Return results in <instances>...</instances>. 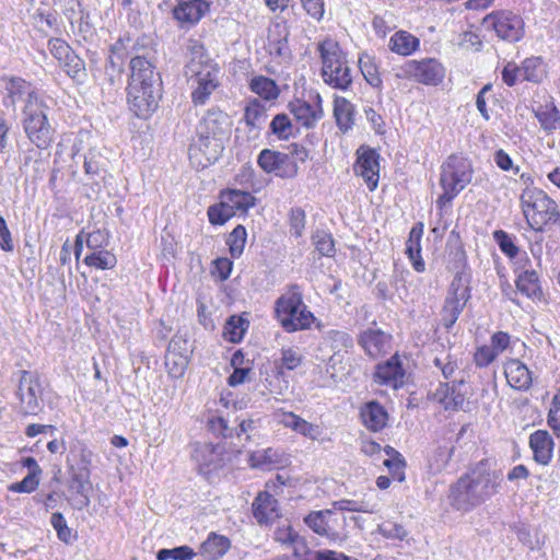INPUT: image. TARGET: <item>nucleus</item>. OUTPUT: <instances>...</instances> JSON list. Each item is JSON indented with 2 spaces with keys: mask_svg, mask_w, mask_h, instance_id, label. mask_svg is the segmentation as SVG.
<instances>
[{
  "mask_svg": "<svg viewBox=\"0 0 560 560\" xmlns=\"http://www.w3.org/2000/svg\"><path fill=\"white\" fill-rule=\"evenodd\" d=\"M258 165L268 174L282 178H291L298 174L296 162L288 154L264 149L257 159Z\"/></svg>",
  "mask_w": 560,
  "mask_h": 560,
  "instance_id": "15",
  "label": "nucleus"
},
{
  "mask_svg": "<svg viewBox=\"0 0 560 560\" xmlns=\"http://www.w3.org/2000/svg\"><path fill=\"white\" fill-rule=\"evenodd\" d=\"M423 228L422 222L416 223L409 232V237L406 244V254L411 260L415 270L418 272H422L425 269L424 261L420 256Z\"/></svg>",
  "mask_w": 560,
  "mask_h": 560,
  "instance_id": "32",
  "label": "nucleus"
},
{
  "mask_svg": "<svg viewBox=\"0 0 560 560\" xmlns=\"http://www.w3.org/2000/svg\"><path fill=\"white\" fill-rule=\"evenodd\" d=\"M275 318L287 332L308 329L315 316L303 302L299 285L292 284L275 302Z\"/></svg>",
  "mask_w": 560,
  "mask_h": 560,
  "instance_id": "3",
  "label": "nucleus"
},
{
  "mask_svg": "<svg viewBox=\"0 0 560 560\" xmlns=\"http://www.w3.org/2000/svg\"><path fill=\"white\" fill-rule=\"evenodd\" d=\"M84 171L86 175L101 176L105 172V162L96 150H90L84 156Z\"/></svg>",
  "mask_w": 560,
  "mask_h": 560,
  "instance_id": "52",
  "label": "nucleus"
},
{
  "mask_svg": "<svg viewBox=\"0 0 560 560\" xmlns=\"http://www.w3.org/2000/svg\"><path fill=\"white\" fill-rule=\"evenodd\" d=\"M493 238L498 243L500 249L509 257L513 258L517 255L518 248L513 243L511 236L503 230L494 231Z\"/></svg>",
  "mask_w": 560,
  "mask_h": 560,
  "instance_id": "57",
  "label": "nucleus"
},
{
  "mask_svg": "<svg viewBox=\"0 0 560 560\" xmlns=\"http://www.w3.org/2000/svg\"><path fill=\"white\" fill-rule=\"evenodd\" d=\"M323 81L332 89L346 91L352 84V70L339 44L325 39L318 44Z\"/></svg>",
  "mask_w": 560,
  "mask_h": 560,
  "instance_id": "4",
  "label": "nucleus"
},
{
  "mask_svg": "<svg viewBox=\"0 0 560 560\" xmlns=\"http://www.w3.org/2000/svg\"><path fill=\"white\" fill-rule=\"evenodd\" d=\"M522 79L538 83L546 75L541 57L526 58L520 67Z\"/></svg>",
  "mask_w": 560,
  "mask_h": 560,
  "instance_id": "44",
  "label": "nucleus"
},
{
  "mask_svg": "<svg viewBox=\"0 0 560 560\" xmlns=\"http://www.w3.org/2000/svg\"><path fill=\"white\" fill-rule=\"evenodd\" d=\"M313 244L322 256L332 257L335 254V243L332 236L325 231H316L313 236Z\"/></svg>",
  "mask_w": 560,
  "mask_h": 560,
  "instance_id": "51",
  "label": "nucleus"
},
{
  "mask_svg": "<svg viewBox=\"0 0 560 560\" xmlns=\"http://www.w3.org/2000/svg\"><path fill=\"white\" fill-rule=\"evenodd\" d=\"M469 299L468 279L463 273H457L451 282L442 310V323L445 328L453 327Z\"/></svg>",
  "mask_w": 560,
  "mask_h": 560,
  "instance_id": "11",
  "label": "nucleus"
},
{
  "mask_svg": "<svg viewBox=\"0 0 560 560\" xmlns=\"http://www.w3.org/2000/svg\"><path fill=\"white\" fill-rule=\"evenodd\" d=\"M186 65L184 70H189L191 65H195L197 69L203 68L206 65H214L209 58L203 44L196 38H188L186 44Z\"/></svg>",
  "mask_w": 560,
  "mask_h": 560,
  "instance_id": "35",
  "label": "nucleus"
},
{
  "mask_svg": "<svg viewBox=\"0 0 560 560\" xmlns=\"http://www.w3.org/2000/svg\"><path fill=\"white\" fill-rule=\"evenodd\" d=\"M48 47L52 56L62 63L65 59L69 58L73 54L71 47L60 38H52L48 43Z\"/></svg>",
  "mask_w": 560,
  "mask_h": 560,
  "instance_id": "59",
  "label": "nucleus"
},
{
  "mask_svg": "<svg viewBox=\"0 0 560 560\" xmlns=\"http://www.w3.org/2000/svg\"><path fill=\"white\" fill-rule=\"evenodd\" d=\"M548 424L555 431H560V394L553 396L548 412Z\"/></svg>",
  "mask_w": 560,
  "mask_h": 560,
  "instance_id": "64",
  "label": "nucleus"
},
{
  "mask_svg": "<svg viewBox=\"0 0 560 560\" xmlns=\"http://www.w3.org/2000/svg\"><path fill=\"white\" fill-rule=\"evenodd\" d=\"M60 65L63 66L66 72L72 79H80L83 75V61L74 54H71L69 58L65 59Z\"/></svg>",
  "mask_w": 560,
  "mask_h": 560,
  "instance_id": "60",
  "label": "nucleus"
},
{
  "mask_svg": "<svg viewBox=\"0 0 560 560\" xmlns=\"http://www.w3.org/2000/svg\"><path fill=\"white\" fill-rule=\"evenodd\" d=\"M326 342L329 343L330 348L335 351V354L342 350H347L353 346V339L346 331L330 330L326 334Z\"/></svg>",
  "mask_w": 560,
  "mask_h": 560,
  "instance_id": "49",
  "label": "nucleus"
},
{
  "mask_svg": "<svg viewBox=\"0 0 560 560\" xmlns=\"http://www.w3.org/2000/svg\"><path fill=\"white\" fill-rule=\"evenodd\" d=\"M359 68L366 82L373 88L382 85L378 66L373 56L364 52L359 58Z\"/></svg>",
  "mask_w": 560,
  "mask_h": 560,
  "instance_id": "40",
  "label": "nucleus"
},
{
  "mask_svg": "<svg viewBox=\"0 0 560 560\" xmlns=\"http://www.w3.org/2000/svg\"><path fill=\"white\" fill-rule=\"evenodd\" d=\"M232 217L233 213L229 209L228 205H224V200L222 199L219 205L211 206L208 209V218L211 224L222 225Z\"/></svg>",
  "mask_w": 560,
  "mask_h": 560,
  "instance_id": "54",
  "label": "nucleus"
},
{
  "mask_svg": "<svg viewBox=\"0 0 560 560\" xmlns=\"http://www.w3.org/2000/svg\"><path fill=\"white\" fill-rule=\"evenodd\" d=\"M462 385V380L457 384L455 382L442 384L435 392L434 397L446 410L462 409L465 404V394L458 388Z\"/></svg>",
  "mask_w": 560,
  "mask_h": 560,
  "instance_id": "29",
  "label": "nucleus"
},
{
  "mask_svg": "<svg viewBox=\"0 0 560 560\" xmlns=\"http://www.w3.org/2000/svg\"><path fill=\"white\" fill-rule=\"evenodd\" d=\"M231 547L228 537L217 533H210L208 538L200 545V555L206 560H218L223 557Z\"/></svg>",
  "mask_w": 560,
  "mask_h": 560,
  "instance_id": "33",
  "label": "nucleus"
},
{
  "mask_svg": "<svg viewBox=\"0 0 560 560\" xmlns=\"http://www.w3.org/2000/svg\"><path fill=\"white\" fill-rule=\"evenodd\" d=\"M136 55L130 60V79L127 89L128 103L138 117H148L159 105L161 98V77L145 55Z\"/></svg>",
  "mask_w": 560,
  "mask_h": 560,
  "instance_id": "1",
  "label": "nucleus"
},
{
  "mask_svg": "<svg viewBox=\"0 0 560 560\" xmlns=\"http://www.w3.org/2000/svg\"><path fill=\"white\" fill-rule=\"evenodd\" d=\"M497 351L491 346H481L475 353V363L479 368H486L497 359Z\"/></svg>",
  "mask_w": 560,
  "mask_h": 560,
  "instance_id": "62",
  "label": "nucleus"
},
{
  "mask_svg": "<svg viewBox=\"0 0 560 560\" xmlns=\"http://www.w3.org/2000/svg\"><path fill=\"white\" fill-rule=\"evenodd\" d=\"M50 524L57 532L58 538L61 541L69 544L72 538V533L71 528L67 525L63 515L60 512L52 513L50 517Z\"/></svg>",
  "mask_w": 560,
  "mask_h": 560,
  "instance_id": "55",
  "label": "nucleus"
},
{
  "mask_svg": "<svg viewBox=\"0 0 560 560\" xmlns=\"http://www.w3.org/2000/svg\"><path fill=\"white\" fill-rule=\"evenodd\" d=\"M252 508L254 517L259 525H268L280 517L278 501L267 491L258 493Z\"/></svg>",
  "mask_w": 560,
  "mask_h": 560,
  "instance_id": "19",
  "label": "nucleus"
},
{
  "mask_svg": "<svg viewBox=\"0 0 560 560\" xmlns=\"http://www.w3.org/2000/svg\"><path fill=\"white\" fill-rule=\"evenodd\" d=\"M249 89L266 101H273L280 94L277 83L264 75L254 77L249 82Z\"/></svg>",
  "mask_w": 560,
  "mask_h": 560,
  "instance_id": "38",
  "label": "nucleus"
},
{
  "mask_svg": "<svg viewBox=\"0 0 560 560\" xmlns=\"http://www.w3.org/2000/svg\"><path fill=\"white\" fill-rule=\"evenodd\" d=\"M219 73L220 69L217 63L206 65L201 69L191 65L189 70H184L195 105H205L208 102L210 95L219 86Z\"/></svg>",
  "mask_w": 560,
  "mask_h": 560,
  "instance_id": "9",
  "label": "nucleus"
},
{
  "mask_svg": "<svg viewBox=\"0 0 560 560\" xmlns=\"http://www.w3.org/2000/svg\"><path fill=\"white\" fill-rule=\"evenodd\" d=\"M69 488L77 497L74 498V506L82 510L90 504L91 482L86 470H79L72 474Z\"/></svg>",
  "mask_w": 560,
  "mask_h": 560,
  "instance_id": "31",
  "label": "nucleus"
},
{
  "mask_svg": "<svg viewBox=\"0 0 560 560\" xmlns=\"http://www.w3.org/2000/svg\"><path fill=\"white\" fill-rule=\"evenodd\" d=\"M419 38L406 31L396 32L388 43L389 49L400 56H410L419 49Z\"/></svg>",
  "mask_w": 560,
  "mask_h": 560,
  "instance_id": "36",
  "label": "nucleus"
},
{
  "mask_svg": "<svg viewBox=\"0 0 560 560\" xmlns=\"http://www.w3.org/2000/svg\"><path fill=\"white\" fill-rule=\"evenodd\" d=\"M472 167L470 162L459 155L451 154L441 165L440 186L443 194L436 200L440 209L463 191L472 179Z\"/></svg>",
  "mask_w": 560,
  "mask_h": 560,
  "instance_id": "5",
  "label": "nucleus"
},
{
  "mask_svg": "<svg viewBox=\"0 0 560 560\" xmlns=\"http://www.w3.org/2000/svg\"><path fill=\"white\" fill-rule=\"evenodd\" d=\"M46 105L36 93H30L23 108V129L38 149H46L52 141L54 130L48 122Z\"/></svg>",
  "mask_w": 560,
  "mask_h": 560,
  "instance_id": "6",
  "label": "nucleus"
},
{
  "mask_svg": "<svg viewBox=\"0 0 560 560\" xmlns=\"http://www.w3.org/2000/svg\"><path fill=\"white\" fill-rule=\"evenodd\" d=\"M378 158V153L373 149L361 147L357 151L354 173L364 179L371 191L377 187L380 179Z\"/></svg>",
  "mask_w": 560,
  "mask_h": 560,
  "instance_id": "16",
  "label": "nucleus"
},
{
  "mask_svg": "<svg viewBox=\"0 0 560 560\" xmlns=\"http://www.w3.org/2000/svg\"><path fill=\"white\" fill-rule=\"evenodd\" d=\"M482 25L486 30L493 31L500 39L509 43L520 42L525 33L522 16L509 10L489 13L483 18Z\"/></svg>",
  "mask_w": 560,
  "mask_h": 560,
  "instance_id": "10",
  "label": "nucleus"
},
{
  "mask_svg": "<svg viewBox=\"0 0 560 560\" xmlns=\"http://www.w3.org/2000/svg\"><path fill=\"white\" fill-rule=\"evenodd\" d=\"M5 90L8 92V97L4 104L12 107H15L16 102L20 101L23 95L28 97L30 93H35L30 89V84L25 80L15 77L8 80Z\"/></svg>",
  "mask_w": 560,
  "mask_h": 560,
  "instance_id": "43",
  "label": "nucleus"
},
{
  "mask_svg": "<svg viewBox=\"0 0 560 560\" xmlns=\"http://www.w3.org/2000/svg\"><path fill=\"white\" fill-rule=\"evenodd\" d=\"M84 264L96 269H112L116 266L117 259L114 254L108 250H93L84 258Z\"/></svg>",
  "mask_w": 560,
  "mask_h": 560,
  "instance_id": "47",
  "label": "nucleus"
},
{
  "mask_svg": "<svg viewBox=\"0 0 560 560\" xmlns=\"http://www.w3.org/2000/svg\"><path fill=\"white\" fill-rule=\"evenodd\" d=\"M360 345L370 357L377 358L387 351L389 336L378 329H368L362 332Z\"/></svg>",
  "mask_w": 560,
  "mask_h": 560,
  "instance_id": "30",
  "label": "nucleus"
},
{
  "mask_svg": "<svg viewBox=\"0 0 560 560\" xmlns=\"http://www.w3.org/2000/svg\"><path fill=\"white\" fill-rule=\"evenodd\" d=\"M290 231L295 237L302 236L305 229V212L301 208H293L290 211Z\"/></svg>",
  "mask_w": 560,
  "mask_h": 560,
  "instance_id": "58",
  "label": "nucleus"
},
{
  "mask_svg": "<svg viewBox=\"0 0 560 560\" xmlns=\"http://www.w3.org/2000/svg\"><path fill=\"white\" fill-rule=\"evenodd\" d=\"M220 199L224 200V205H228L233 215L247 213L248 209L256 203V198L250 192L240 189L223 190Z\"/></svg>",
  "mask_w": 560,
  "mask_h": 560,
  "instance_id": "27",
  "label": "nucleus"
},
{
  "mask_svg": "<svg viewBox=\"0 0 560 560\" xmlns=\"http://www.w3.org/2000/svg\"><path fill=\"white\" fill-rule=\"evenodd\" d=\"M509 385L518 390H526L532 385V374L527 366L517 359L509 360L504 365Z\"/></svg>",
  "mask_w": 560,
  "mask_h": 560,
  "instance_id": "26",
  "label": "nucleus"
},
{
  "mask_svg": "<svg viewBox=\"0 0 560 560\" xmlns=\"http://www.w3.org/2000/svg\"><path fill=\"white\" fill-rule=\"evenodd\" d=\"M248 325V322L243 317L233 315L228 319L224 326L223 335L229 341L238 342L243 339Z\"/></svg>",
  "mask_w": 560,
  "mask_h": 560,
  "instance_id": "46",
  "label": "nucleus"
},
{
  "mask_svg": "<svg viewBox=\"0 0 560 560\" xmlns=\"http://www.w3.org/2000/svg\"><path fill=\"white\" fill-rule=\"evenodd\" d=\"M289 32L284 26L276 25L273 31H270L268 37V50L271 56L285 60L290 57V47L288 43Z\"/></svg>",
  "mask_w": 560,
  "mask_h": 560,
  "instance_id": "34",
  "label": "nucleus"
},
{
  "mask_svg": "<svg viewBox=\"0 0 560 560\" xmlns=\"http://www.w3.org/2000/svg\"><path fill=\"white\" fill-rule=\"evenodd\" d=\"M553 440L545 430H537L529 436V446L534 454V459L540 465H548L552 458Z\"/></svg>",
  "mask_w": 560,
  "mask_h": 560,
  "instance_id": "24",
  "label": "nucleus"
},
{
  "mask_svg": "<svg viewBox=\"0 0 560 560\" xmlns=\"http://www.w3.org/2000/svg\"><path fill=\"white\" fill-rule=\"evenodd\" d=\"M537 118L545 130L552 131L560 129V114L556 107L539 112Z\"/></svg>",
  "mask_w": 560,
  "mask_h": 560,
  "instance_id": "56",
  "label": "nucleus"
},
{
  "mask_svg": "<svg viewBox=\"0 0 560 560\" xmlns=\"http://www.w3.org/2000/svg\"><path fill=\"white\" fill-rule=\"evenodd\" d=\"M189 363L187 350L182 349L179 338H173L165 354V368L170 376L179 378L184 375Z\"/></svg>",
  "mask_w": 560,
  "mask_h": 560,
  "instance_id": "20",
  "label": "nucleus"
},
{
  "mask_svg": "<svg viewBox=\"0 0 560 560\" xmlns=\"http://www.w3.org/2000/svg\"><path fill=\"white\" fill-rule=\"evenodd\" d=\"M334 116L339 129L343 132L351 129L353 125V106L343 97L335 100Z\"/></svg>",
  "mask_w": 560,
  "mask_h": 560,
  "instance_id": "39",
  "label": "nucleus"
},
{
  "mask_svg": "<svg viewBox=\"0 0 560 560\" xmlns=\"http://www.w3.org/2000/svg\"><path fill=\"white\" fill-rule=\"evenodd\" d=\"M228 117L222 112L209 110L199 121L196 135L219 138L225 142Z\"/></svg>",
  "mask_w": 560,
  "mask_h": 560,
  "instance_id": "21",
  "label": "nucleus"
},
{
  "mask_svg": "<svg viewBox=\"0 0 560 560\" xmlns=\"http://www.w3.org/2000/svg\"><path fill=\"white\" fill-rule=\"evenodd\" d=\"M267 119L265 107L259 101L254 100L248 103L244 113V121L253 129H261Z\"/></svg>",
  "mask_w": 560,
  "mask_h": 560,
  "instance_id": "45",
  "label": "nucleus"
},
{
  "mask_svg": "<svg viewBox=\"0 0 560 560\" xmlns=\"http://www.w3.org/2000/svg\"><path fill=\"white\" fill-rule=\"evenodd\" d=\"M270 129L279 139H289L294 133V126L287 114H278L270 122Z\"/></svg>",
  "mask_w": 560,
  "mask_h": 560,
  "instance_id": "48",
  "label": "nucleus"
},
{
  "mask_svg": "<svg viewBox=\"0 0 560 560\" xmlns=\"http://www.w3.org/2000/svg\"><path fill=\"white\" fill-rule=\"evenodd\" d=\"M247 233L243 225H237L228 237V244L231 255L236 258L240 257L246 244Z\"/></svg>",
  "mask_w": 560,
  "mask_h": 560,
  "instance_id": "50",
  "label": "nucleus"
},
{
  "mask_svg": "<svg viewBox=\"0 0 560 560\" xmlns=\"http://www.w3.org/2000/svg\"><path fill=\"white\" fill-rule=\"evenodd\" d=\"M405 373L398 358L393 357L383 364H378L374 374L375 382L398 388L404 384Z\"/></svg>",
  "mask_w": 560,
  "mask_h": 560,
  "instance_id": "22",
  "label": "nucleus"
},
{
  "mask_svg": "<svg viewBox=\"0 0 560 560\" xmlns=\"http://www.w3.org/2000/svg\"><path fill=\"white\" fill-rule=\"evenodd\" d=\"M288 107L296 122L307 129L314 128L324 115L319 94L315 95L313 103L296 98Z\"/></svg>",
  "mask_w": 560,
  "mask_h": 560,
  "instance_id": "17",
  "label": "nucleus"
},
{
  "mask_svg": "<svg viewBox=\"0 0 560 560\" xmlns=\"http://www.w3.org/2000/svg\"><path fill=\"white\" fill-rule=\"evenodd\" d=\"M302 362V354L298 349H283L281 353V364L289 371L296 369Z\"/></svg>",
  "mask_w": 560,
  "mask_h": 560,
  "instance_id": "63",
  "label": "nucleus"
},
{
  "mask_svg": "<svg viewBox=\"0 0 560 560\" xmlns=\"http://www.w3.org/2000/svg\"><path fill=\"white\" fill-rule=\"evenodd\" d=\"M39 480L35 472H30L23 480L12 483L9 489L13 492L31 493L38 487Z\"/></svg>",
  "mask_w": 560,
  "mask_h": 560,
  "instance_id": "61",
  "label": "nucleus"
},
{
  "mask_svg": "<svg viewBox=\"0 0 560 560\" xmlns=\"http://www.w3.org/2000/svg\"><path fill=\"white\" fill-rule=\"evenodd\" d=\"M196 552L189 546H179L173 549H161L156 553L158 560H191Z\"/></svg>",
  "mask_w": 560,
  "mask_h": 560,
  "instance_id": "53",
  "label": "nucleus"
},
{
  "mask_svg": "<svg viewBox=\"0 0 560 560\" xmlns=\"http://www.w3.org/2000/svg\"><path fill=\"white\" fill-rule=\"evenodd\" d=\"M517 290L530 299H539L542 294L539 278L535 270L522 271L516 280Z\"/></svg>",
  "mask_w": 560,
  "mask_h": 560,
  "instance_id": "37",
  "label": "nucleus"
},
{
  "mask_svg": "<svg viewBox=\"0 0 560 560\" xmlns=\"http://www.w3.org/2000/svg\"><path fill=\"white\" fill-rule=\"evenodd\" d=\"M396 75L400 79H413L425 85H438L444 79L445 69L436 59L424 58L406 61Z\"/></svg>",
  "mask_w": 560,
  "mask_h": 560,
  "instance_id": "12",
  "label": "nucleus"
},
{
  "mask_svg": "<svg viewBox=\"0 0 560 560\" xmlns=\"http://www.w3.org/2000/svg\"><path fill=\"white\" fill-rule=\"evenodd\" d=\"M273 539L283 547L291 548L293 556L296 558H301L308 551L305 538L295 532L290 525L276 528L273 532Z\"/></svg>",
  "mask_w": 560,
  "mask_h": 560,
  "instance_id": "25",
  "label": "nucleus"
},
{
  "mask_svg": "<svg viewBox=\"0 0 560 560\" xmlns=\"http://www.w3.org/2000/svg\"><path fill=\"white\" fill-rule=\"evenodd\" d=\"M222 448L207 442H197L194 444L191 457L199 465L200 470L210 472L221 466Z\"/></svg>",
  "mask_w": 560,
  "mask_h": 560,
  "instance_id": "18",
  "label": "nucleus"
},
{
  "mask_svg": "<svg viewBox=\"0 0 560 560\" xmlns=\"http://www.w3.org/2000/svg\"><path fill=\"white\" fill-rule=\"evenodd\" d=\"M122 42L118 40L110 48L112 55L108 57V61L105 67V74L108 81L114 84L116 79L121 77L124 70L122 55L121 52Z\"/></svg>",
  "mask_w": 560,
  "mask_h": 560,
  "instance_id": "41",
  "label": "nucleus"
},
{
  "mask_svg": "<svg viewBox=\"0 0 560 560\" xmlns=\"http://www.w3.org/2000/svg\"><path fill=\"white\" fill-rule=\"evenodd\" d=\"M363 424L366 429L378 432L384 429L388 421V413L377 401L366 402L360 412Z\"/></svg>",
  "mask_w": 560,
  "mask_h": 560,
  "instance_id": "28",
  "label": "nucleus"
},
{
  "mask_svg": "<svg viewBox=\"0 0 560 560\" xmlns=\"http://www.w3.org/2000/svg\"><path fill=\"white\" fill-rule=\"evenodd\" d=\"M44 388L36 372L20 371L15 397L18 412L23 416H37L44 408Z\"/></svg>",
  "mask_w": 560,
  "mask_h": 560,
  "instance_id": "8",
  "label": "nucleus"
},
{
  "mask_svg": "<svg viewBox=\"0 0 560 560\" xmlns=\"http://www.w3.org/2000/svg\"><path fill=\"white\" fill-rule=\"evenodd\" d=\"M208 9L209 5L203 0H179L173 10V14L180 23L196 24Z\"/></svg>",
  "mask_w": 560,
  "mask_h": 560,
  "instance_id": "23",
  "label": "nucleus"
},
{
  "mask_svg": "<svg viewBox=\"0 0 560 560\" xmlns=\"http://www.w3.org/2000/svg\"><path fill=\"white\" fill-rule=\"evenodd\" d=\"M304 524L315 534L326 537L330 541L340 539L339 528L346 523V518L341 520L331 509L311 511L303 518Z\"/></svg>",
  "mask_w": 560,
  "mask_h": 560,
  "instance_id": "14",
  "label": "nucleus"
},
{
  "mask_svg": "<svg viewBox=\"0 0 560 560\" xmlns=\"http://www.w3.org/2000/svg\"><path fill=\"white\" fill-rule=\"evenodd\" d=\"M224 141L219 138H209L196 135L188 148L190 164L196 170H203L215 163L222 155Z\"/></svg>",
  "mask_w": 560,
  "mask_h": 560,
  "instance_id": "13",
  "label": "nucleus"
},
{
  "mask_svg": "<svg viewBox=\"0 0 560 560\" xmlns=\"http://www.w3.org/2000/svg\"><path fill=\"white\" fill-rule=\"evenodd\" d=\"M334 511H349V512H362L373 514L378 511V504L376 501L371 500H339L332 502Z\"/></svg>",
  "mask_w": 560,
  "mask_h": 560,
  "instance_id": "42",
  "label": "nucleus"
},
{
  "mask_svg": "<svg viewBox=\"0 0 560 560\" xmlns=\"http://www.w3.org/2000/svg\"><path fill=\"white\" fill-rule=\"evenodd\" d=\"M500 480V474L491 468L490 462L481 460L450 488V504L459 511H468L492 497Z\"/></svg>",
  "mask_w": 560,
  "mask_h": 560,
  "instance_id": "2",
  "label": "nucleus"
},
{
  "mask_svg": "<svg viewBox=\"0 0 560 560\" xmlns=\"http://www.w3.org/2000/svg\"><path fill=\"white\" fill-rule=\"evenodd\" d=\"M521 203L527 223L538 232H542L559 212L556 201L538 188L525 189L521 195Z\"/></svg>",
  "mask_w": 560,
  "mask_h": 560,
  "instance_id": "7",
  "label": "nucleus"
}]
</instances>
